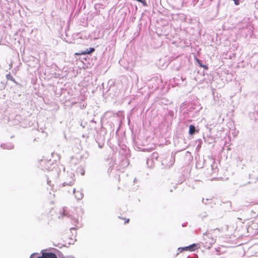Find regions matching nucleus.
<instances>
[{
	"instance_id": "nucleus-1",
	"label": "nucleus",
	"mask_w": 258,
	"mask_h": 258,
	"mask_svg": "<svg viewBox=\"0 0 258 258\" xmlns=\"http://www.w3.org/2000/svg\"><path fill=\"white\" fill-rule=\"evenodd\" d=\"M37 258H58L56 255L52 252H42L41 256L37 257Z\"/></svg>"
},
{
	"instance_id": "nucleus-2",
	"label": "nucleus",
	"mask_w": 258,
	"mask_h": 258,
	"mask_svg": "<svg viewBox=\"0 0 258 258\" xmlns=\"http://www.w3.org/2000/svg\"><path fill=\"white\" fill-rule=\"evenodd\" d=\"M195 246H196V245L195 244H192L188 246L179 248L178 250H180V252H181L183 250H189V251H192L195 250L194 247H195Z\"/></svg>"
},
{
	"instance_id": "nucleus-3",
	"label": "nucleus",
	"mask_w": 258,
	"mask_h": 258,
	"mask_svg": "<svg viewBox=\"0 0 258 258\" xmlns=\"http://www.w3.org/2000/svg\"><path fill=\"white\" fill-rule=\"evenodd\" d=\"M73 192L75 195V197L78 200H81L83 198V194L79 190L76 191L75 189H73Z\"/></svg>"
},
{
	"instance_id": "nucleus-4",
	"label": "nucleus",
	"mask_w": 258,
	"mask_h": 258,
	"mask_svg": "<svg viewBox=\"0 0 258 258\" xmlns=\"http://www.w3.org/2000/svg\"><path fill=\"white\" fill-rule=\"evenodd\" d=\"M196 132L195 126L192 124L189 126V134L190 135H194Z\"/></svg>"
},
{
	"instance_id": "nucleus-5",
	"label": "nucleus",
	"mask_w": 258,
	"mask_h": 258,
	"mask_svg": "<svg viewBox=\"0 0 258 258\" xmlns=\"http://www.w3.org/2000/svg\"><path fill=\"white\" fill-rule=\"evenodd\" d=\"M95 51V49L94 48H90L89 50H87V51H85L86 54H90L92 53Z\"/></svg>"
},
{
	"instance_id": "nucleus-6",
	"label": "nucleus",
	"mask_w": 258,
	"mask_h": 258,
	"mask_svg": "<svg viewBox=\"0 0 258 258\" xmlns=\"http://www.w3.org/2000/svg\"><path fill=\"white\" fill-rule=\"evenodd\" d=\"M76 55H85L86 54L85 51H82L81 52H77L75 54Z\"/></svg>"
},
{
	"instance_id": "nucleus-7",
	"label": "nucleus",
	"mask_w": 258,
	"mask_h": 258,
	"mask_svg": "<svg viewBox=\"0 0 258 258\" xmlns=\"http://www.w3.org/2000/svg\"><path fill=\"white\" fill-rule=\"evenodd\" d=\"M234 1V4L236 5H239V0H233Z\"/></svg>"
},
{
	"instance_id": "nucleus-8",
	"label": "nucleus",
	"mask_w": 258,
	"mask_h": 258,
	"mask_svg": "<svg viewBox=\"0 0 258 258\" xmlns=\"http://www.w3.org/2000/svg\"><path fill=\"white\" fill-rule=\"evenodd\" d=\"M214 242V239L212 238V239H211V241H210V244H212V243H213Z\"/></svg>"
},
{
	"instance_id": "nucleus-9",
	"label": "nucleus",
	"mask_w": 258,
	"mask_h": 258,
	"mask_svg": "<svg viewBox=\"0 0 258 258\" xmlns=\"http://www.w3.org/2000/svg\"><path fill=\"white\" fill-rule=\"evenodd\" d=\"M129 219H127L126 221L125 222V223H128L129 222Z\"/></svg>"
},
{
	"instance_id": "nucleus-10",
	"label": "nucleus",
	"mask_w": 258,
	"mask_h": 258,
	"mask_svg": "<svg viewBox=\"0 0 258 258\" xmlns=\"http://www.w3.org/2000/svg\"><path fill=\"white\" fill-rule=\"evenodd\" d=\"M34 254H32V255H31V256H30V258H32V256H33Z\"/></svg>"
},
{
	"instance_id": "nucleus-11",
	"label": "nucleus",
	"mask_w": 258,
	"mask_h": 258,
	"mask_svg": "<svg viewBox=\"0 0 258 258\" xmlns=\"http://www.w3.org/2000/svg\"><path fill=\"white\" fill-rule=\"evenodd\" d=\"M173 162H174L173 160H172V163H171V165H172L173 164Z\"/></svg>"
}]
</instances>
